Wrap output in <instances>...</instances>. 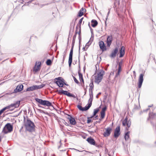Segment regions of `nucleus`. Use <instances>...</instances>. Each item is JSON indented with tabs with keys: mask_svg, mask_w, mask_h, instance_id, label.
<instances>
[{
	"mask_svg": "<svg viewBox=\"0 0 156 156\" xmlns=\"http://www.w3.org/2000/svg\"><path fill=\"white\" fill-rule=\"evenodd\" d=\"M24 126L26 131L31 133L35 131V126L34 123L28 118L25 122Z\"/></svg>",
	"mask_w": 156,
	"mask_h": 156,
	"instance_id": "obj_1",
	"label": "nucleus"
},
{
	"mask_svg": "<svg viewBox=\"0 0 156 156\" xmlns=\"http://www.w3.org/2000/svg\"><path fill=\"white\" fill-rule=\"evenodd\" d=\"M105 73L104 71L100 70L99 72L97 73V76H95L94 82L98 84H99L101 81Z\"/></svg>",
	"mask_w": 156,
	"mask_h": 156,
	"instance_id": "obj_2",
	"label": "nucleus"
},
{
	"mask_svg": "<svg viewBox=\"0 0 156 156\" xmlns=\"http://www.w3.org/2000/svg\"><path fill=\"white\" fill-rule=\"evenodd\" d=\"M35 100L41 105H45L48 107L52 106L54 108L51 103L48 101L43 100L38 98H35Z\"/></svg>",
	"mask_w": 156,
	"mask_h": 156,
	"instance_id": "obj_3",
	"label": "nucleus"
},
{
	"mask_svg": "<svg viewBox=\"0 0 156 156\" xmlns=\"http://www.w3.org/2000/svg\"><path fill=\"white\" fill-rule=\"evenodd\" d=\"M13 130V126L10 123H7L3 128L2 132L5 134L11 132Z\"/></svg>",
	"mask_w": 156,
	"mask_h": 156,
	"instance_id": "obj_4",
	"label": "nucleus"
},
{
	"mask_svg": "<svg viewBox=\"0 0 156 156\" xmlns=\"http://www.w3.org/2000/svg\"><path fill=\"white\" fill-rule=\"evenodd\" d=\"M54 82L59 87H63L64 80L61 77H58L54 79Z\"/></svg>",
	"mask_w": 156,
	"mask_h": 156,
	"instance_id": "obj_5",
	"label": "nucleus"
},
{
	"mask_svg": "<svg viewBox=\"0 0 156 156\" xmlns=\"http://www.w3.org/2000/svg\"><path fill=\"white\" fill-rule=\"evenodd\" d=\"M58 94H59L61 95L62 94H64L69 97H72L74 98H76V96L75 95L68 92L67 91L61 90H58Z\"/></svg>",
	"mask_w": 156,
	"mask_h": 156,
	"instance_id": "obj_6",
	"label": "nucleus"
},
{
	"mask_svg": "<svg viewBox=\"0 0 156 156\" xmlns=\"http://www.w3.org/2000/svg\"><path fill=\"white\" fill-rule=\"evenodd\" d=\"M73 47L74 46L72 45L69 56L68 62L69 67L71 66L72 62Z\"/></svg>",
	"mask_w": 156,
	"mask_h": 156,
	"instance_id": "obj_7",
	"label": "nucleus"
},
{
	"mask_svg": "<svg viewBox=\"0 0 156 156\" xmlns=\"http://www.w3.org/2000/svg\"><path fill=\"white\" fill-rule=\"evenodd\" d=\"M23 86L22 84H19L16 87V89L14 90V91L11 93L10 94L20 92L23 90Z\"/></svg>",
	"mask_w": 156,
	"mask_h": 156,
	"instance_id": "obj_8",
	"label": "nucleus"
},
{
	"mask_svg": "<svg viewBox=\"0 0 156 156\" xmlns=\"http://www.w3.org/2000/svg\"><path fill=\"white\" fill-rule=\"evenodd\" d=\"M99 45L100 49L103 52L107 50L106 46L105 45L104 42L102 41H100L99 42Z\"/></svg>",
	"mask_w": 156,
	"mask_h": 156,
	"instance_id": "obj_9",
	"label": "nucleus"
},
{
	"mask_svg": "<svg viewBox=\"0 0 156 156\" xmlns=\"http://www.w3.org/2000/svg\"><path fill=\"white\" fill-rule=\"evenodd\" d=\"M119 51V48L118 47H116L115 49L113 50L111 54L110 55V57L111 58H115L118 53Z\"/></svg>",
	"mask_w": 156,
	"mask_h": 156,
	"instance_id": "obj_10",
	"label": "nucleus"
},
{
	"mask_svg": "<svg viewBox=\"0 0 156 156\" xmlns=\"http://www.w3.org/2000/svg\"><path fill=\"white\" fill-rule=\"evenodd\" d=\"M120 129L119 126L117 127L115 129L114 136L115 138H117L119 136L120 133Z\"/></svg>",
	"mask_w": 156,
	"mask_h": 156,
	"instance_id": "obj_11",
	"label": "nucleus"
},
{
	"mask_svg": "<svg viewBox=\"0 0 156 156\" xmlns=\"http://www.w3.org/2000/svg\"><path fill=\"white\" fill-rule=\"evenodd\" d=\"M144 75L143 74H141L140 75L138 83V87L139 88H140L141 87L144 80Z\"/></svg>",
	"mask_w": 156,
	"mask_h": 156,
	"instance_id": "obj_12",
	"label": "nucleus"
},
{
	"mask_svg": "<svg viewBox=\"0 0 156 156\" xmlns=\"http://www.w3.org/2000/svg\"><path fill=\"white\" fill-rule=\"evenodd\" d=\"M112 128L110 127H108L106 129V131L104 132L103 135L105 137L109 136L111 133L112 130Z\"/></svg>",
	"mask_w": 156,
	"mask_h": 156,
	"instance_id": "obj_13",
	"label": "nucleus"
},
{
	"mask_svg": "<svg viewBox=\"0 0 156 156\" xmlns=\"http://www.w3.org/2000/svg\"><path fill=\"white\" fill-rule=\"evenodd\" d=\"M131 124V122L130 120H128L127 117H126L125 119L122 122V125L124 126L127 125V127L129 128L130 127Z\"/></svg>",
	"mask_w": 156,
	"mask_h": 156,
	"instance_id": "obj_14",
	"label": "nucleus"
},
{
	"mask_svg": "<svg viewBox=\"0 0 156 156\" xmlns=\"http://www.w3.org/2000/svg\"><path fill=\"white\" fill-rule=\"evenodd\" d=\"M41 65V63L40 62H36L35 64L34 67L33 69V70L35 72H37L40 69V67Z\"/></svg>",
	"mask_w": 156,
	"mask_h": 156,
	"instance_id": "obj_15",
	"label": "nucleus"
},
{
	"mask_svg": "<svg viewBox=\"0 0 156 156\" xmlns=\"http://www.w3.org/2000/svg\"><path fill=\"white\" fill-rule=\"evenodd\" d=\"M113 41V38L112 35L108 36L107 37L106 43L108 47H110L111 45L112 41Z\"/></svg>",
	"mask_w": 156,
	"mask_h": 156,
	"instance_id": "obj_16",
	"label": "nucleus"
},
{
	"mask_svg": "<svg viewBox=\"0 0 156 156\" xmlns=\"http://www.w3.org/2000/svg\"><path fill=\"white\" fill-rule=\"evenodd\" d=\"M87 140L90 144L95 145L96 147H99L98 145L97 146L96 145H95V142L94 139L91 137L88 138Z\"/></svg>",
	"mask_w": 156,
	"mask_h": 156,
	"instance_id": "obj_17",
	"label": "nucleus"
},
{
	"mask_svg": "<svg viewBox=\"0 0 156 156\" xmlns=\"http://www.w3.org/2000/svg\"><path fill=\"white\" fill-rule=\"evenodd\" d=\"M68 115L69 116L68 119L69 120L70 123L71 125H75L76 124V122L75 119L69 115Z\"/></svg>",
	"mask_w": 156,
	"mask_h": 156,
	"instance_id": "obj_18",
	"label": "nucleus"
},
{
	"mask_svg": "<svg viewBox=\"0 0 156 156\" xmlns=\"http://www.w3.org/2000/svg\"><path fill=\"white\" fill-rule=\"evenodd\" d=\"M125 47L123 46H122L119 50L120 55L119 57L120 58H122L124 55L125 54Z\"/></svg>",
	"mask_w": 156,
	"mask_h": 156,
	"instance_id": "obj_19",
	"label": "nucleus"
},
{
	"mask_svg": "<svg viewBox=\"0 0 156 156\" xmlns=\"http://www.w3.org/2000/svg\"><path fill=\"white\" fill-rule=\"evenodd\" d=\"M106 109L107 108L105 106L101 110V119H103L105 117V111Z\"/></svg>",
	"mask_w": 156,
	"mask_h": 156,
	"instance_id": "obj_20",
	"label": "nucleus"
},
{
	"mask_svg": "<svg viewBox=\"0 0 156 156\" xmlns=\"http://www.w3.org/2000/svg\"><path fill=\"white\" fill-rule=\"evenodd\" d=\"M20 101H17L16 103L11 104L10 105H9V108L10 107H13L14 108H16L18 107L20 104Z\"/></svg>",
	"mask_w": 156,
	"mask_h": 156,
	"instance_id": "obj_21",
	"label": "nucleus"
},
{
	"mask_svg": "<svg viewBox=\"0 0 156 156\" xmlns=\"http://www.w3.org/2000/svg\"><path fill=\"white\" fill-rule=\"evenodd\" d=\"M36 86L33 85V86H31L29 87H28L27 88V89L26 90L27 91H33L34 90H36Z\"/></svg>",
	"mask_w": 156,
	"mask_h": 156,
	"instance_id": "obj_22",
	"label": "nucleus"
},
{
	"mask_svg": "<svg viewBox=\"0 0 156 156\" xmlns=\"http://www.w3.org/2000/svg\"><path fill=\"white\" fill-rule=\"evenodd\" d=\"M91 26L93 27H95L98 24L97 21L95 20H93L91 21Z\"/></svg>",
	"mask_w": 156,
	"mask_h": 156,
	"instance_id": "obj_23",
	"label": "nucleus"
},
{
	"mask_svg": "<svg viewBox=\"0 0 156 156\" xmlns=\"http://www.w3.org/2000/svg\"><path fill=\"white\" fill-rule=\"evenodd\" d=\"M78 33L77 30H76L75 34L73 36L72 45L74 46L77 34Z\"/></svg>",
	"mask_w": 156,
	"mask_h": 156,
	"instance_id": "obj_24",
	"label": "nucleus"
},
{
	"mask_svg": "<svg viewBox=\"0 0 156 156\" xmlns=\"http://www.w3.org/2000/svg\"><path fill=\"white\" fill-rule=\"evenodd\" d=\"M83 18H81L79 20L78 24L77 25L76 27V30H77V29L79 28V29H80V28L81 29V24L83 20Z\"/></svg>",
	"mask_w": 156,
	"mask_h": 156,
	"instance_id": "obj_25",
	"label": "nucleus"
},
{
	"mask_svg": "<svg viewBox=\"0 0 156 156\" xmlns=\"http://www.w3.org/2000/svg\"><path fill=\"white\" fill-rule=\"evenodd\" d=\"M129 132H127L125 133L124 138L126 141L128 140L129 138Z\"/></svg>",
	"mask_w": 156,
	"mask_h": 156,
	"instance_id": "obj_26",
	"label": "nucleus"
},
{
	"mask_svg": "<svg viewBox=\"0 0 156 156\" xmlns=\"http://www.w3.org/2000/svg\"><path fill=\"white\" fill-rule=\"evenodd\" d=\"M121 66H119L118 71H117V73L116 74V75L115 76V77H117L119 75L120 72L121 71Z\"/></svg>",
	"mask_w": 156,
	"mask_h": 156,
	"instance_id": "obj_27",
	"label": "nucleus"
},
{
	"mask_svg": "<svg viewBox=\"0 0 156 156\" xmlns=\"http://www.w3.org/2000/svg\"><path fill=\"white\" fill-rule=\"evenodd\" d=\"M88 106H86L84 107L83 108V111H86L88 110L90 107L91 106L90 104H87Z\"/></svg>",
	"mask_w": 156,
	"mask_h": 156,
	"instance_id": "obj_28",
	"label": "nucleus"
},
{
	"mask_svg": "<svg viewBox=\"0 0 156 156\" xmlns=\"http://www.w3.org/2000/svg\"><path fill=\"white\" fill-rule=\"evenodd\" d=\"M35 86H36V89L37 90V89L42 88L43 87L45 86V85L44 84H42L41 85H35Z\"/></svg>",
	"mask_w": 156,
	"mask_h": 156,
	"instance_id": "obj_29",
	"label": "nucleus"
},
{
	"mask_svg": "<svg viewBox=\"0 0 156 156\" xmlns=\"http://www.w3.org/2000/svg\"><path fill=\"white\" fill-rule=\"evenodd\" d=\"M78 33L79 34V43L80 44V42L81 41V37L80 35L81 34V29L80 28V29L79 30V31L78 32Z\"/></svg>",
	"mask_w": 156,
	"mask_h": 156,
	"instance_id": "obj_30",
	"label": "nucleus"
},
{
	"mask_svg": "<svg viewBox=\"0 0 156 156\" xmlns=\"http://www.w3.org/2000/svg\"><path fill=\"white\" fill-rule=\"evenodd\" d=\"M52 63L50 59H48L46 62V64L48 66L50 65Z\"/></svg>",
	"mask_w": 156,
	"mask_h": 156,
	"instance_id": "obj_31",
	"label": "nucleus"
},
{
	"mask_svg": "<svg viewBox=\"0 0 156 156\" xmlns=\"http://www.w3.org/2000/svg\"><path fill=\"white\" fill-rule=\"evenodd\" d=\"M99 111V109L98 108L95 109H94V113H93V116H95L98 113V112Z\"/></svg>",
	"mask_w": 156,
	"mask_h": 156,
	"instance_id": "obj_32",
	"label": "nucleus"
},
{
	"mask_svg": "<svg viewBox=\"0 0 156 156\" xmlns=\"http://www.w3.org/2000/svg\"><path fill=\"white\" fill-rule=\"evenodd\" d=\"M89 86L90 87V88H89V90H93L94 89V84L93 83H90V84Z\"/></svg>",
	"mask_w": 156,
	"mask_h": 156,
	"instance_id": "obj_33",
	"label": "nucleus"
},
{
	"mask_svg": "<svg viewBox=\"0 0 156 156\" xmlns=\"http://www.w3.org/2000/svg\"><path fill=\"white\" fill-rule=\"evenodd\" d=\"M93 98L90 97V98L88 100L89 104L92 105V102L93 101Z\"/></svg>",
	"mask_w": 156,
	"mask_h": 156,
	"instance_id": "obj_34",
	"label": "nucleus"
},
{
	"mask_svg": "<svg viewBox=\"0 0 156 156\" xmlns=\"http://www.w3.org/2000/svg\"><path fill=\"white\" fill-rule=\"evenodd\" d=\"M139 107L136 105H134V108L133 109V111L135 112L136 110L139 109Z\"/></svg>",
	"mask_w": 156,
	"mask_h": 156,
	"instance_id": "obj_35",
	"label": "nucleus"
},
{
	"mask_svg": "<svg viewBox=\"0 0 156 156\" xmlns=\"http://www.w3.org/2000/svg\"><path fill=\"white\" fill-rule=\"evenodd\" d=\"M93 90H89V96L90 97L93 98Z\"/></svg>",
	"mask_w": 156,
	"mask_h": 156,
	"instance_id": "obj_36",
	"label": "nucleus"
},
{
	"mask_svg": "<svg viewBox=\"0 0 156 156\" xmlns=\"http://www.w3.org/2000/svg\"><path fill=\"white\" fill-rule=\"evenodd\" d=\"M155 114H153V113H151L150 112L149 114V117L150 118H153L154 117V115H156Z\"/></svg>",
	"mask_w": 156,
	"mask_h": 156,
	"instance_id": "obj_37",
	"label": "nucleus"
},
{
	"mask_svg": "<svg viewBox=\"0 0 156 156\" xmlns=\"http://www.w3.org/2000/svg\"><path fill=\"white\" fill-rule=\"evenodd\" d=\"M78 73L80 80L81 81V78H83L82 74L80 72L79 70L78 71Z\"/></svg>",
	"mask_w": 156,
	"mask_h": 156,
	"instance_id": "obj_38",
	"label": "nucleus"
},
{
	"mask_svg": "<svg viewBox=\"0 0 156 156\" xmlns=\"http://www.w3.org/2000/svg\"><path fill=\"white\" fill-rule=\"evenodd\" d=\"M77 107L80 110L83 111V108L80 105H78L77 106Z\"/></svg>",
	"mask_w": 156,
	"mask_h": 156,
	"instance_id": "obj_39",
	"label": "nucleus"
},
{
	"mask_svg": "<svg viewBox=\"0 0 156 156\" xmlns=\"http://www.w3.org/2000/svg\"><path fill=\"white\" fill-rule=\"evenodd\" d=\"M83 12L80 11L78 13V16L80 17L81 16L83 15Z\"/></svg>",
	"mask_w": 156,
	"mask_h": 156,
	"instance_id": "obj_40",
	"label": "nucleus"
},
{
	"mask_svg": "<svg viewBox=\"0 0 156 156\" xmlns=\"http://www.w3.org/2000/svg\"><path fill=\"white\" fill-rule=\"evenodd\" d=\"M87 119H88L87 122V123L89 124L92 122V120L90 119V118L87 117Z\"/></svg>",
	"mask_w": 156,
	"mask_h": 156,
	"instance_id": "obj_41",
	"label": "nucleus"
},
{
	"mask_svg": "<svg viewBox=\"0 0 156 156\" xmlns=\"http://www.w3.org/2000/svg\"><path fill=\"white\" fill-rule=\"evenodd\" d=\"M73 78L74 79V82L78 84L79 83L78 81L73 76Z\"/></svg>",
	"mask_w": 156,
	"mask_h": 156,
	"instance_id": "obj_42",
	"label": "nucleus"
},
{
	"mask_svg": "<svg viewBox=\"0 0 156 156\" xmlns=\"http://www.w3.org/2000/svg\"><path fill=\"white\" fill-rule=\"evenodd\" d=\"M9 106H8L7 107H6L3 108L2 109V110H3V111H4L6 109H9Z\"/></svg>",
	"mask_w": 156,
	"mask_h": 156,
	"instance_id": "obj_43",
	"label": "nucleus"
},
{
	"mask_svg": "<svg viewBox=\"0 0 156 156\" xmlns=\"http://www.w3.org/2000/svg\"><path fill=\"white\" fill-rule=\"evenodd\" d=\"M80 119L82 121L84 122L85 120V117H81L80 118Z\"/></svg>",
	"mask_w": 156,
	"mask_h": 156,
	"instance_id": "obj_44",
	"label": "nucleus"
},
{
	"mask_svg": "<svg viewBox=\"0 0 156 156\" xmlns=\"http://www.w3.org/2000/svg\"><path fill=\"white\" fill-rule=\"evenodd\" d=\"M122 60L120 61L118 64V65L119 66H122Z\"/></svg>",
	"mask_w": 156,
	"mask_h": 156,
	"instance_id": "obj_45",
	"label": "nucleus"
},
{
	"mask_svg": "<svg viewBox=\"0 0 156 156\" xmlns=\"http://www.w3.org/2000/svg\"><path fill=\"white\" fill-rule=\"evenodd\" d=\"M80 11H81V12H84L86 11V9H85L82 8L80 9Z\"/></svg>",
	"mask_w": 156,
	"mask_h": 156,
	"instance_id": "obj_46",
	"label": "nucleus"
},
{
	"mask_svg": "<svg viewBox=\"0 0 156 156\" xmlns=\"http://www.w3.org/2000/svg\"><path fill=\"white\" fill-rule=\"evenodd\" d=\"M108 12L107 13V16L106 17V20H107V19H108V15H109V14L110 13V9H108Z\"/></svg>",
	"mask_w": 156,
	"mask_h": 156,
	"instance_id": "obj_47",
	"label": "nucleus"
},
{
	"mask_svg": "<svg viewBox=\"0 0 156 156\" xmlns=\"http://www.w3.org/2000/svg\"><path fill=\"white\" fill-rule=\"evenodd\" d=\"M33 0H31V1H30L29 2H28L27 3H26L24 5H28V3H31L32 1H33Z\"/></svg>",
	"mask_w": 156,
	"mask_h": 156,
	"instance_id": "obj_48",
	"label": "nucleus"
},
{
	"mask_svg": "<svg viewBox=\"0 0 156 156\" xmlns=\"http://www.w3.org/2000/svg\"><path fill=\"white\" fill-rule=\"evenodd\" d=\"M101 94V92H99L98 94L96 95V98H98V96L99 95H100V94Z\"/></svg>",
	"mask_w": 156,
	"mask_h": 156,
	"instance_id": "obj_49",
	"label": "nucleus"
},
{
	"mask_svg": "<svg viewBox=\"0 0 156 156\" xmlns=\"http://www.w3.org/2000/svg\"><path fill=\"white\" fill-rule=\"evenodd\" d=\"M73 149H74V148H73ZM75 149V150H76V151H79V152H83V151H85V150H83V151H79V150H77V149Z\"/></svg>",
	"mask_w": 156,
	"mask_h": 156,
	"instance_id": "obj_50",
	"label": "nucleus"
},
{
	"mask_svg": "<svg viewBox=\"0 0 156 156\" xmlns=\"http://www.w3.org/2000/svg\"><path fill=\"white\" fill-rule=\"evenodd\" d=\"M149 109V108H147L146 110H143V112H147V111H148Z\"/></svg>",
	"mask_w": 156,
	"mask_h": 156,
	"instance_id": "obj_51",
	"label": "nucleus"
},
{
	"mask_svg": "<svg viewBox=\"0 0 156 156\" xmlns=\"http://www.w3.org/2000/svg\"><path fill=\"white\" fill-rule=\"evenodd\" d=\"M81 81H82V82L83 83V84H84V80H83V78H81Z\"/></svg>",
	"mask_w": 156,
	"mask_h": 156,
	"instance_id": "obj_52",
	"label": "nucleus"
},
{
	"mask_svg": "<svg viewBox=\"0 0 156 156\" xmlns=\"http://www.w3.org/2000/svg\"><path fill=\"white\" fill-rule=\"evenodd\" d=\"M65 55H64V56H63V62H64V61L65 60Z\"/></svg>",
	"mask_w": 156,
	"mask_h": 156,
	"instance_id": "obj_53",
	"label": "nucleus"
},
{
	"mask_svg": "<svg viewBox=\"0 0 156 156\" xmlns=\"http://www.w3.org/2000/svg\"><path fill=\"white\" fill-rule=\"evenodd\" d=\"M98 115L96 116H95V119H98Z\"/></svg>",
	"mask_w": 156,
	"mask_h": 156,
	"instance_id": "obj_54",
	"label": "nucleus"
},
{
	"mask_svg": "<svg viewBox=\"0 0 156 156\" xmlns=\"http://www.w3.org/2000/svg\"><path fill=\"white\" fill-rule=\"evenodd\" d=\"M142 113H143V112L141 111L140 112L139 114H140V115H141Z\"/></svg>",
	"mask_w": 156,
	"mask_h": 156,
	"instance_id": "obj_55",
	"label": "nucleus"
},
{
	"mask_svg": "<svg viewBox=\"0 0 156 156\" xmlns=\"http://www.w3.org/2000/svg\"><path fill=\"white\" fill-rule=\"evenodd\" d=\"M94 116H93V115L91 116L90 118V119H91V118H93Z\"/></svg>",
	"mask_w": 156,
	"mask_h": 156,
	"instance_id": "obj_56",
	"label": "nucleus"
},
{
	"mask_svg": "<svg viewBox=\"0 0 156 156\" xmlns=\"http://www.w3.org/2000/svg\"><path fill=\"white\" fill-rule=\"evenodd\" d=\"M0 111H1V112H2V113L3 112H4V111H3V110H2V109H1V110Z\"/></svg>",
	"mask_w": 156,
	"mask_h": 156,
	"instance_id": "obj_57",
	"label": "nucleus"
},
{
	"mask_svg": "<svg viewBox=\"0 0 156 156\" xmlns=\"http://www.w3.org/2000/svg\"><path fill=\"white\" fill-rule=\"evenodd\" d=\"M64 84H65V85H66V86H68V85L67 84H66V83H65V82L64 83H63V85Z\"/></svg>",
	"mask_w": 156,
	"mask_h": 156,
	"instance_id": "obj_58",
	"label": "nucleus"
},
{
	"mask_svg": "<svg viewBox=\"0 0 156 156\" xmlns=\"http://www.w3.org/2000/svg\"><path fill=\"white\" fill-rule=\"evenodd\" d=\"M152 106H153V105H149V106H148V107H152Z\"/></svg>",
	"mask_w": 156,
	"mask_h": 156,
	"instance_id": "obj_59",
	"label": "nucleus"
},
{
	"mask_svg": "<svg viewBox=\"0 0 156 156\" xmlns=\"http://www.w3.org/2000/svg\"><path fill=\"white\" fill-rule=\"evenodd\" d=\"M133 73L134 74H136V72H135V71H133Z\"/></svg>",
	"mask_w": 156,
	"mask_h": 156,
	"instance_id": "obj_60",
	"label": "nucleus"
},
{
	"mask_svg": "<svg viewBox=\"0 0 156 156\" xmlns=\"http://www.w3.org/2000/svg\"><path fill=\"white\" fill-rule=\"evenodd\" d=\"M4 82H2V83H1L0 84V85L2 84H3Z\"/></svg>",
	"mask_w": 156,
	"mask_h": 156,
	"instance_id": "obj_61",
	"label": "nucleus"
},
{
	"mask_svg": "<svg viewBox=\"0 0 156 156\" xmlns=\"http://www.w3.org/2000/svg\"><path fill=\"white\" fill-rule=\"evenodd\" d=\"M83 50L84 51L85 50V48L84 47H83Z\"/></svg>",
	"mask_w": 156,
	"mask_h": 156,
	"instance_id": "obj_62",
	"label": "nucleus"
},
{
	"mask_svg": "<svg viewBox=\"0 0 156 156\" xmlns=\"http://www.w3.org/2000/svg\"><path fill=\"white\" fill-rule=\"evenodd\" d=\"M2 113L1 112V111H0V115H1Z\"/></svg>",
	"mask_w": 156,
	"mask_h": 156,
	"instance_id": "obj_63",
	"label": "nucleus"
},
{
	"mask_svg": "<svg viewBox=\"0 0 156 156\" xmlns=\"http://www.w3.org/2000/svg\"><path fill=\"white\" fill-rule=\"evenodd\" d=\"M38 106L39 107H41V108H43V107H42V106H40L39 105H38Z\"/></svg>",
	"mask_w": 156,
	"mask_h": 156,
	"instance_id": "obj_64",
	"label": "nucleus"
}]
</instances>
